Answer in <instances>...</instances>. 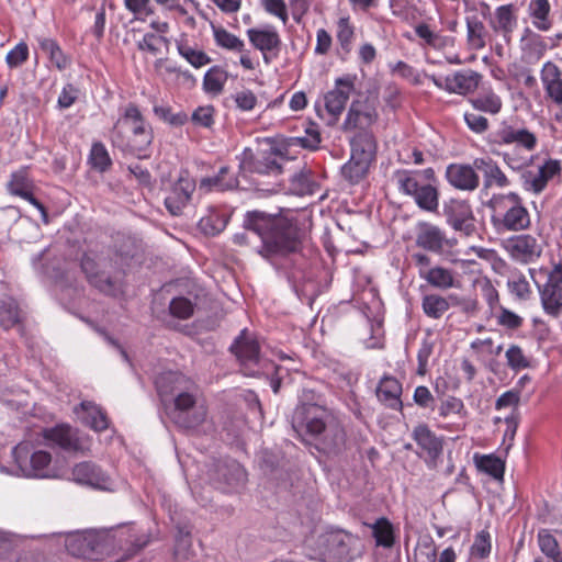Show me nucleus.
<instances>
[{
  "label": "nucleus",
  "mask_w": 562,
  "mask_h": 562,
  "mask_svg": "<svg viewBox=\"0 0 562 562\" xmlns=\"http://www.w3.org/2000/svg\"><path fill=\"white\" fill-rule=\"evenodd\" d=\"M243 227L260 238L261 246L257 252L266 259L296 252L301 247L300 229L295 221L283 214L248 211L244 215Z\"/></svg>",
  "instance_id": "nucleus-1"
},
{
  "label": "nucleus",
  "mask_w": 562,
  "mask_h": 562,
  "mask_svg": "<svg viewBox=\"0 0 562 562\" xmlns=\"http://www.w3.org/2000/svg\"><path fill=\"white\" fill-rule=\"evenodd\" d=\"M154 133L138 106L128 103L122 111L111 132L112 145L124 155L147 158Z\"/></svg>",
  "instance_id": "nucleus-2"
},
{
  "label": "nucleus",
  "mask_w": 562,
  "mask_h": 562,
  "mask_svg": "<svg viewBox=\"0 0 562 562\" xmlns=\"http://www.w3.org/2000/svg\"><path fill=\"white\" fill-rule=\"evenodd\" d=\"M318 549L324 562H355L364 554L366 543L358 533L330 527L318 537Z\"/></svg>",
  "instance_id": "nucleus-3"
},
{
  "label": "nucleus",
  "mask_w": 562,
  "mask_h": 562,
  "mask_svg": "<svg viewBox=\"0 0 562 562\" xmlns=\"http://www.w3.org/2000/svg\"><path fill=\"white\" fill-rule=\"evenodd\" d=\"M488 205L494 212L492 223L497 229L519 232L530 226L529 212L517 193L495 194Z\"/></svg>",
  "instance_id": "nucleus-4"
},
{
  "label": "nucleus",
  "mask_w": 562,
  "mask_h": 562,
  "mask_svg": "<svg viewBox=\"0 0 562 562\" xmlns=\"http://www.w3.org/2000/svg\"><path fill=\"white\" fill-rule=\"evenodd\" d=\"M306 431L317 439V449L328 457H339L348 449L345 427L333 411L307 426Z\"/></svg>",
  "instance_id": "nucleus-5"
},
{
  "label": "nucleus",
  "mask_w": 562,
  "mask_h": 562,
  "mask_svg": "<svg viewBox=\"0 0 562 562\" xmlns=\"http://www.w3.org/2000/svg\"><path fill=\"white\" fill-rule=\"evenodd\" d=\"M65 547L74 557L99 560L114 549V538L108 530L74 531L66 536Z\"/></svg>",
  "instance_id": "nucleus-6"
},
{
  "label": "nucleus",
  "mask_w": 562,
  "mask_h": 562,
  "mask_svg": "<svg viewBox=\"0 0 562 562\" xmlns=\"http://www.w3.org/2000/svg\"><path fill=\"white\" fill-rule=\"evenodd\" d=\"M170 409L172 422L184 429H194L201 426L207 416L206 406L198 400V387L193 382V387L178 393Z\"/></svg>",
  "instance_id": "nucleus-7"
},
{
  "label": "nucleus",
  "mask_w": 562,
  "mask_h": 562,
  "mask_svg": "<svg viewBox=\"0 0 562 562\" xmlns=\"http://www.w3.org/2000/svg\"><path fill=\"white\" fill-rule=\"evenodd\" d=\"M398 190L414 199L417 206L427 212H436L439 206V192L430 183H420L419 172L411 170H396L394 172Z\"/></svg>",
  "instance_id": "nucleus-8"
},
{
  "label": "nucleus",
  "mask_w": 562,
  "mask_h": 562,
  "mask_svg": "<svg viewBox=\"0 0 562 562\" xmlns=\"http://www.w3.org/2000/svg\"><path fill=\"white\" fill-rule=\"evenodd\" d=\"M20 472L29 477H48L52 456L44 450H33L29 442H20L12 450Z\"/></svg>",
  "instance_id": "nucleus-9"
},
{
  "label": "nucleus",
  "mask_w": 562,
  "mask_h": 562,
  "mask_svg": "<svg viewBox=\"0 0 562 562\" xmlns=\"http://www.w3.org/2000/svg\"><path fill=\"white\" fill-rule=\"evenodd\" d=\"M106 260L104 258L99 257L93 252H85L80 267L82 272L85 273L88 282L99 290L100 292L113 295L115 294L117 286L114 279L104 271Z\"/></svg>",
  "instance_id": "nucleus-10"
},
{
  "label": "nucleus",
  "mask_w": 562,
  "mask_h": 562,
  "mask_svg": "<svg viewBox=\"0 0 562 562\" xmlns=\"http://www.w3.org/2000/svg\"><path fill=\"white\" fill-rule=\"evenodd\" d=\"M106 260L104 258L99 257L93 252H85L80 267L82 272L85 273L88 282L99 290L100 292L113 295L115 294L117 286L114 279L104 271Z\"/></svg>",
  "instance_id": "nucleus-11"
},
{
  "label": "nucleus",
  "mask_w": 562,
  "mask_h": 562,
  "mask_svg": "<svg viewBox=\"0 0 562 562\" xmlns=\"http://www.w3.org/2000/svg\"><path fill=\"white\" fill-rule=\"evenodd\" d=\"M322 394L313 389H303L300 395V402L293 413V424H299L305 428L312 423L322 418L325 413H329Z\"/></svg>",
  "instance_id": "nucleus-12"
},
{
  "label": "nucleus",
  "mask_w": 562,
  "mask_h": 562,
  "mask_svg": "<svg viewBox=\"0 0 562 562\" xmlns=\"http://www.w3.org/2000/svg\"><path fill=\"white\" fill-rule=\"evenodd\" d=\"M538 289L544 313L558 318L562 314V263L554 265L547 282Z\"/></svg>",
  "instance_id": "nucleus-13"
},
{
  "label": "nucleus",
  "mask_w": 562,
  "mask_h": 562,
  "mask_svg": "<svg viewBox=\"0 0 562 562\" xmlns=\"http://www.w3.org/2000/svg\"><path fill=\"white\" fill-rule=\"evenodd\" d=\"M379 114L372 101L368 98L353 100L341 125L344 132L369 131L378 121Z\"/></svg>",
  "instance_id": "nucleus-14"
},
{
  "label": "nucleus",
  "mask_w": 562,
  "mask_h": 562,
  "mask_svg": "<svg viewBox=\"0 0 562 562\" xmlns=\"http://www.w3.org/2000/svg\"><path fill=\"white\" fill-rule=\"evenodd\" d=\"M503 248L513 260L524 265L536 261L542 254L540 243L530 234L515 235L505 239Z\"/></svg>",
  "instance_id": "nucleus-15"
},
{
  "label": "nucleus",
  "mask_w": 562,
  "mask_h": 562,
  "mask_svg": "<svg viewBox=\"0 0 562 562\" xmlns=\"http://www.w3.org/2000/svg\"><path fill=\"white\" fill-rule=\"evenodd\" d=\"M447 223L462 235L470 237L475 234V218L467 201L451 200L443 206Z\"/></svg>",
  "instance_id": "nucleus-16"
},
{
  "label": "nucleus",
  "mask_w": 562,
  "mask_h": 562,
  "mask_svg": "<svg viewBox=\"0 0 562 562\" xmlns=\"http://www.w3.org/2000/svg\"><path fill=\"white\" fill-rule=\"evenodd\" d=\"M413 439L426 454L425 462L430 469L438 467V460L442 456L443 442L434 431L425 424L417 425L413 432Z\"/></svg>",
  "instance_id": "nucleus-17"
},
{
  "label": "nucleus",
  "mask_w": 562,
  "mask_h": 562,
  "mask_svg": "<svg viewBox=\"0 0 562 562\" xmlns=\"http://www.w3.org/2000/svg\"><path fill=\"white\" fill-rule=\"evenodd\" d=\"M353 90V78L347 76L344 78H337L335 80L334 88L325 94V108L333 117L331 123H335L338 120Z\"/></svg>",
  "instance_id": "nucleus-18"
},
{
  "label": "nucleus",
  "mask_w": 562,
  "mask_h": 562,
  "mask_svg": "<svg viewBox=\"0 0 562 562\" xmlns=\"http://www.w3.org/2000/svg\"><path fill=\"white\" fill-rule=\"evenodd\" d=\"M491 145H512L517 144L519 147L532 151L538 144L537 136L527 128H516L512 125L504 124L490 138Z\"/></svg>",
  "instance_id": "nucleus-19"
},
{
  "label": "nucleus",
  "mask_w": 562,
  "mask_h": 562,
  "mask_svg": "<svg viewBox=\"0 0 562 562\" xmlns=\"http://www.w3.org/2000/svg\"><path fill=\"white\" fill-rule=\"evenodd\" d=\"M194 190V180L191 179L188 173L180 175L178 180L172 184L169 194L165 198V205L170 214H181L182 210L191 200Z\"/></svg>",
  "instance_id": "nucleus-20"
},
{
  "label": "nucleus",
  "mask_w": 562,
  "mask_h": 562,
  "mask_svg": "<svg viewBox=\"0 0 562 562\" xmlns=\"http://www.w3.org/2000/svg\"><path fill=\"white\" fill-rule=\"evenodd\" d=\"M415 244L424 250L441 254L448 246V239L440 227L429 222H419L416 225Z\"/></svg>",
  "instance_id": "nucleus-21"
},
{
  "label": "nucleus",
  "mask_w": 562,
  "mask_h": 562,
  "mask_svg": "<svg viewBox=\"0 0 562 562\" xmlns=\"http://www.w3.org/2000/svg\"><path fill=\"white\" fill-rule=\"evenodd\" d=\"M155 385L162 402L175 398L183 390L193 387V381L180 372L167 371L160 373Z\"/></svg>",
  "instance_id": "nucleus-22"
},
{
  "label": "nucleus",
  "mask_w": 562,
  "mask_h": 562,
  "mask_svg": "<svg viewBox=\"0 0 562 562\" xmlns=\"http://www.w3.org/2000/svg\"><path fill=\"white\" fill-rule=\"evenodd\" d=\"M474 164H451L446 169V178L450 186L461 191H474L480 186V177Z\"/></svg>",
  "instance_id": "nucleus-23"
},
{
  "label": "nucleus",
  "mask_w": 562,
  "mask_h": 562,
  "mask_svg": "<svg viewBox=\"0 0 562 562\" xmlns=\"http://www.w3.org/2000/svg\"><path fill=\"white\" fill-rule=\"evenodd\" d=\"M237 158L241 172L279 173L281 171V166L277 162L272 153L256 157L252 149L246 147Z\"/></svg>",
  "instance_id": "nucleus-24"
},
{
  "label": "nucleus",
  "mask_w": 562,
  "mask_h": 562,
  "mask_svg": "<svg viewBox=\"0 0 562 562\" xmlns=\"http://www.w3.org/2000/svg\"><path fill=\"white\" fill-rule=\"evenodd\" d=\"M43 436L54 446L69 452H82L85 450L81 439L78 437L77 430L67 425H57L43 430Z\"/></svg>",
  "instance_id": "nucleus-25"
},
{
  "label": "nucleus",
  "mask_w": 562,
  "mask_h": 562,
  "mask_svg": "<svg viewBox=\"0 0 562 562\" xmlns=\"http://www.w3.org/2000/svg\"><path fill=\"white\" fill-rule=\"evenodd\" d=\"M560 173L561 162L557 159H547L537 172L528 171L524 175L525 187L528 191L539 194L547 188L548 182Z\"/></svg>",
  "instance_id": "nucleus-26"
},
{
  "label": "nucleus",
  "mask_w": 562,
  "mask_h": 562,
  "mask_svg": "<svg viewBox=\"0 0 562 562\" xmlns=\"http://www.w3.org/2000/svg\"><path fill=\"white\" fill-rule=\"evenodd\" d=\"M72 480L79 484L104 490L108 487V475L93 462L77 463L71 471Z\"/></svg>",
  "instance_id": "nucleus-27"
},
{
  "label": "nucleus",
  "mask_w": 562,
  "mask_h": 562,
  "mask_svg": "<svg viewBox=\"0 0 562 562\" xmlns=\"http://www.w3.org/2000/svg\"><path fill=\"white\" fill-rule=\"evenodd\" d=\"M247 36L250 44L261 53L266 63H269L266 53L272 50H279L282 42L277 30L267 25L265 27H251L247 30Z\"/></svg>",
  "instance_id": "nucleus-28"
},
{
  "label": "nucleus",
  "mask_w": 562,
  "mask_h": 562,
  "mask_svg": "<svg viewBox=\"0 0 562 562\" xmlns=\"http://www.w3.org/2000/svg\"><path fill=\"white\" fill-rule=\"evenodd\" d=\"M540 78L547 97L558 106H562V71L557 64L548 60L543 64Z\"/></svg>",
  "instance_id": "nucleus-29"
},
{
  "label": "nucleus",
  "mask_w": 562,
  "mask_h": 562,
  "mask_svg": "<svg viewBox=\"0 0 562 562\" xmlns=\"http://www.w3.org/2000/svg\"><path fill=\"white\" fill-rule=\"evenodd\" d=\"M482 79V75L472 69H462L447 76V91L467 95L476 90Z\"/></svg>",
  "instance_id": "nucleus-30"
},
{
  "label": "nucleus",
  "mask_w": 562,
  "mask_h": 562,
  "mask_svg": "<svg viewBox=\"0 0 562 562\" xmlns=\"http://www.w3.org/2000/svg\"><path fill=\"white\" fill-rule=\"evenodd\" d=\"M490 26L496 34H501L508 44L512 34L517 27V15L513 4H504L495 9L494 18L490 20Z\"/></svg>",
  "instance_id": "nucleus-31"
},
{
  "label": "nucleus",
  "mask_w": 562,
  "mask_h": 562,
  "mask_svg": "<svg viewBox=\"0 0 562 562\" xmlns=\"http://www.w3.org/2000/svg\"><path fill=\"white\" fill-rule=\"evenodd\" d=\"M231 351L237 357L241 366L256 364L259 361L260 347L244 329L231 346Z\"/></svg>",
  "instance_id": "nucleus-32"
},
{
  "label": "nucleus",
  "mask_w": 562,
  "mask_h": 562,
  "mask_svg": "<svg viewBox=\"0 0 562 562\" xmlns=\"http://www.w3.org/2000/svg\"><path fill=\"white\" fill-rule=\"evenodd\" d=\"M9 191L19 195L22 199L29 201L32 205H34L42 215L43 222L48 223V214L43 205L34 195L32 194V186L31 182L24 171L14 172L11 177V180L8 184Z\"/></svg>",
  "instance_id": "nucleus-33"
},
{
  "label": "nucleus",
  "mask_w": 562,
  "mask_h": 562,
  "mask_svg": "<svg viewBox=\"0 0 562 562\" xmlns=\"http://www.w3.org/2000/svg\"><path fill=\"white\" fill-rule=\"evenodd\" d=\"M474 167L477 171L482 172L485 189L492 187L505 188L509 186V179L491 157L475 158Z\"/></svg>",
  "instance_id": "nucleus-34"
},
{
  "label": "nucleus",
  "mask_w": 562,
  "mask_h": 562,
  "mask_svg": "<svg viewBox=\"0 0 562 562\" xmlns=\"http://www.w3.org/2000/svg\"><path fill=\"white\" fill-rule=\"evenodd\" d=\"M402 385L391 376L383 378L376 389V396L386 407L400 411L403 406L401 401Z\"/></svg>",
  "instance_id": "nucleus-35"
},
{
  "label": "nucleus",
  "mask_w": 562,
  "mask_h": 562,
  "mask_svg": "<svg viewBox=\"0 0 562 562\" xmlns=\"http://www.w3.org/2000/svg\"><path fill=\"white\" fill-rule=\"evenodd\" d=\"M351 154L368 160H374L376 140L372 132L358 131L350 139Z\"/></svg>",
  "instance_id": "nucleus-36"
},
{
  "label": "nucleus",
  "mask_w": 562,
  "mask_h": 562,
  "mask_svg": "<svg viewBox=\"0 0 562 562\" xmlns=\"http://www.w3.org/2000/svg\"><path fill=\"white\" fill-rule=\"evenodd\" d=\"M420 278L436 289L448 290L456 286V276L451 269L436 266L427 270L419 271Z\"/></svg>",
  "instance_id": "nucleus-37"
},
{
  "label": "nucleus",
  "mask_w": 562,
  "mask_h": 562,
  "mask_svg": "<svg viewBox=\"0 0 562 562\" xmlns=\"http://www.w3.org/2000/svg\"><path fill=\"white\" fill-rule=\"evenodd\" d=\"M467 23V41L471 49L479 50L485 47L488 32L484 23L477 14L468 15Z\"/></svg>",
  "instance_id": "nucleus-38"
},
{
  "label": "nucleus",
  "mask_w": 562,
  "mask_h": 562,
  "mask_svg": "<svg viewBox=\"0 0 562 562\" xmlns=\"http://www.w3.org/2000/svg\"><path fill=\"white\" fill-rule=\"evenodd\" d=\"M23 321V313L12 296L0 297V327L8 330Z\"/></svg>",
  "instance_id": "nucleus-39"
},
{
  "label": "nucleus",
  "mask_w": 562,
  "mask_h": 562,
  "mask_svg": "<svg viewBox=\"0 0 562 562\" xmlns=\"http://www.w3.org/2000/svg\"><path fill=\"white\" fill-rule=\"evenodd\" d=\"M369 527L372 529V537L378 547L391 549L394 546L396 540L395 530L387 518L380 517L373 524L369 525Z\"/></svg>",
  "instance_id": "nucleus-40"
},
{
  "label": "nucleus",
  "mask_w": 562,
  "mask_h": 562,
  "mask_svg": "<svg viewBox=\"0 0 562 562\" xmlns=\"http://www.w3.org/2000/svg\"><path fill=\"white\" fill-rule=\"evenodd\" d=\"M551 5L549 0H531L528 5V13L532 19V25L542 32L549 31L552 26L550 20Z\"/></svg>",
  "instance_id": "nucleus-41"
},
{
  "label": "nucleus",
  "mask_w": 562,
  "mask_h": 562,
  "mask_svg": "<svg viewBox=\"0 0 562 562\" xmlns=\"http://www.w3.org/2000/svg\"><path fill=\"white\" fill-rule=\"evenodd\" d=\"M372 160L351 154L350 159L342 166L341 175L351 184L359 183L369 171Z\"/></svg>",
  "instance_id": "nucleus-42"
},
{
  "label": "nucleus",
  "mask_w": 562,
  "mask_h": 562,
  "mask_svg": "<svg viewBox=\"0 0 562 562\" xmlns=\"http://www.w3.org/2000/svg\"><path fill=\"white\" fill-rule=\"evenodd\" d=\"M472 106L481 112L495 115L501 112L503 101L493 90H482L476 97L470 99Z\"/></svg>",
  "instance_id": "nucleus-43"
},
{
  "label": "nucleus",
  "mask_w": 562,
  "mask_h": 562,
  "mask_svg": "<svg viewBox=\"0 0 562 562\" xmlns=\"http://www.w3.org/2000/svg\"><path fill=\"white\" fill-rule=\"evenodd\" d=\"M449 308L450 303L445 296L435 293L423 296L422 310L431 319H440Z\"/></svg>",
  "instance_id": "nucleus-44"
},
{
  "label": "nucleus",
  "mask_w": 562,
  "mask_h": 562,
  "mask_svg": "<svg viewBox=\"0 0 562 562\" xmlns=\"http://www.w3.org/2000/svg\"><path fill=\"white\" fill-rule=\"evenodd\" d=\"M228 79V74L221 66L211 67L204 75L203 89L206 93L220 94Z\"/></svg>",
  "instance_id": "nucleus-45"
},
{
  "label": "nucleus",
  "mask_w": 562,
  "mask_h": 562,
  "mask_svg": "<svg viewBox=\"0 0 562 562\" xmlns=\"http://www.w3.org/2000/svg\"><path fill=\"white\" fill-rule=\"evenodd\" d=\"M228 221V214L213 212L200 220L199 228L207 236H215L226 228Z\"/></svg>",
  "instance_id": "nucleus-46"
},
{
  "label": "nucleus",
  "mask_w": 562,
  "mask_h": 562,
  "mask_svg": "<svg viewBox=\"0 0 562 562\" xmlns=\"http://www.w3.org/2000/svg\"><path fill=\"white\" fill-rule=\"evenodd\" d=\"M538 544L541 552L553 562H562V549L555 537L547 529L538 532Z\"/></svg>",
  "instance_id": "nucleus-47"
},
{
  "label": "nucleus",
  "mask_w": 562,
  "mask_h": 562,
  "mask_svg": "<svg viewBox=\"0 0 562 562\" xmlns=\"http://www.w3.org/2000/svg\"><path fill=\"white\" fill-rule=\"evenodd\" d=\"M218 474L228 487H237L246 481V472L236 461L220 465Z\"/></svg>",
  "instance_id": "nucleus-48"
},
{
  "label": "nucleus",
  "mask_w": 562,
  "mask_h": 562,
  "mask_svg": "<svg viewBox=\"0 0 562 562\" xmlns=\"http://www.w3.org/2000/svg\"><path fill=\"white\" fill-rule=\"evenodd\" d=\"M507 288L512 295L519 301H528L531 296L530 284L520 271H515L507 280Z\"/></svg>",
  "instance_id": "nucleus-49"
},
{
  "label": "nucleus",
  "mask_w": 562,
  "mask_h": 562,
  "mask_svg": "<svg viewBox=\"0 0 562 562\" xmlns=\"http://www.w3.org/2000/svg\"><path fill=\"white\" fill-rule=\"evenodd\" d=\"M37 41L41 49L48 55L52 64H54L58 69L61 70L68 66L69 61L55 40L49 37H40Z\"/></svg>",
  "instance_id": "nucleus-50"
},
{
  "label": "nucleus",
  "mask_w": 562,
  "mask_h": 562,
  "mask_svg": "<svg viewBox=\"0 0 562 562\" xmlns=\"http://www.w3.org/2000/svg\"><path fill=\"white\" fill-rule=\"evenodd\" d=\"M336 38L344 53L349 54L355 38V26L349 16L339 18L336 25Z\"/></svg>",
  "instance_id": "nucleus-51"
},
{
  "label": "nucleus",
  "mask_w": 562,
  "mask_h": 562,
  "mask_svg": "<svg viewBox=\"0 0 562 562\" xmlns=\"http://www.w3.org/2000/svg\"><path fill=\"white\" fill-rule=\"evenodd\" d=\"M415 33L425 41V44L436 49L443 48L452 44V40L448 36L440 35L430 30L429 25L420 23L415 26Z\"/></svg>",
  "instance_id": "nucleus-52"
},
{
  "label": "nucleus",
  "mask_w": 562,
  "mask_h": 562,
  "mask_svg": "<svg viewBox=\"0 0 562 562\" xmlns=\"http://www.w3.org/2000/svg\"><path fill=\"white\" fill-rule=\"evenodd\" d=\"M214 40L220 47L227 50L237 53H244L245 50V43L223 27L214 29Z\"/></svg>",
  "instance_id": "nucleus-53"
},
{
  "label": "nucleus",
  "mask_w": 562,
  "mask_h": 562,
  "mask_svg": "<svg viewBox=\"0 0 562 562\" xmlns=\"http://www.w3.org/2000/svg\"><path fill=\"white\" fill-rule=\"evenodd\" d=\"M89 161L91 167L100 172L109 170L112 165L110 155L102 143H94L92 145Z\"/></svg>",
  "instance_id": "nucleus-54"
},
{
  "label": "nucleus",
  "mask_w": 562,
  "mask_h": 562,
  "mask_svg": "<svg viewBox=\"0 0 562 562\" xmlns=\"http://www.w3.org/2000/svg\"><path fill=\"white\" fill-rule=\"evenodd\" d=\"M476 465L494 479H503L504 476L505 464L498 457L493 454L481 456L476 458Z\"/></svg>",
  "instance_id": "nucleus-55"
},
{
  "label": "nucleus",
  "mask_w": 562,
  "mask_h": 562,
  "mask_svg": "<svg viewBox=\"0 0 562 562\" xmlns=\"http://www.w3.org/2000/svg\"><path fill=\"white\" fill-rule=\"evenodd\" d=\"M322 142L317 124L308 123L305 128V135L292 138V145L301 146L305 149L316 150Z\"/></svg>",
  "instance_id": "nucleus-56"
},
{
  "label": "nucleus",
  "mask_w": 562,
  "mask_h": 562,
  "mask_svg": "<svg viewBox=\"0 0 562 562\" xmlns=\"http://www.w3.org/2000/svg\"><path fill=\"white\" fill-rule=\"evenodd\" d=\"M178 53L194 68H201L211 63L210 56L203 50L194 49L188 44L179 43Z\"/></svg>",
  "instance_id": "nucleus-57"
},
{
  "label": "nucleus",
  "mask_w": 562,
  "mask_h": 562,
  "mask_svg": "<svg viewBox=\"0 0 562 562\" xmlns=\"http://www.w3.org/2000/svg\"><path fill=\"white\" fill-rule=\"evenodd\" d=\"M80 405L83 411L88 412L87 424L92 429H94L95 431H102L108 428V418L100 408L93 406L91 403L86 402H82Z\"/></svg>",
  "instance_id": "nucleus-58"
},
{
  "label": "nucleus",
  "mask_w": 562,
  "mask_h": 562,
  "mask_svg": "<svg viewBox=\"0 0 562 562\" xmlns=\"http://www.w3.org/2000/svg\"><path fill=\"white\" fill-rule=\"evenodd\" d=\"M507 366L514 370L519 371L530 366V362L522 349L517 345H512L505 352Z\"/></svg>",
  "instance_id": "nucleus-59"
},
{
  "label": "nucleus",
  "mask_w": 562,
  "mask_h": 562,
  "mask_svg": "<svg viewBox=\"0 0 562 562\" xmlns=\"http://www.w3.org/2000/svg\"><path fill=\"white\" fill-rule=\"evenodd\" d=\"M170 314L180 319H188L193 315L194 305L193 303L184 297H175L169 304Z\"/></svg>",
  "instance_id": "nucleus-60"
},
{
  "label": "nucleus",
  "mask_w": 562,
  "mask_h": 562,
  "mask_svg": "<svg viewBox=\"0 0 562 562\" xmlns=\"http://www.w3.org/2000/svg\"><path fill=\"white\" fill-rule=\"evenodd\" d=\"M439 415L445 418L452 415L465 416L467 412L462 400L454 396L446 397L440 403Z\"/></svg>",
  "instance_id": "nucleus-61"
},
{
  "label": "nucleus",
  "mask_w": 562,
  "mask_h": 562,
  "mask_svg": "<svg viewBox=\"0 0 562 562\" xmlns=\"http://www.w3.org/2000/svg\"><path fill=\"white\" fill-rule=\"evenodd\" d=\"M491 536L488 531L482 530L475 536L471 547V554L475 558L484 559L491 553Z\"/></svg>",
  "instance_id": "nucleus-62"
},
{
  "label": "nucleus",
  "mask_w": 562,
  "mask_h": 562,
  "mask_svg": "<svg viewBox=\"0 0 562 562\" xmlns=\"http://www.w3.org/2000/svg\"><path fill=\"white\" fill-rule=\"evenodd\" d=\"M437 549L431 539L418 543L414 550L415 562H436Z\"/></svg>",
  "instance_id": "nucleus-63"
},
{
  "label": "nucleus",
  "mask_w": 562,
  "mask_h": 562,
  "mask_svg": "<svg viewBox=\"0 0 562 562\" xmlns=\"http://www.w3.org/2000/svg\"><path fill=\"white\" fill-rule=\"evenodd\" d=\"M214 113L213 105L199 106L193 111L191 120L198 126L210 128L214 124Z\"/></svg>",
  "instance_id": "nucleus-64"
}]
</instances>
